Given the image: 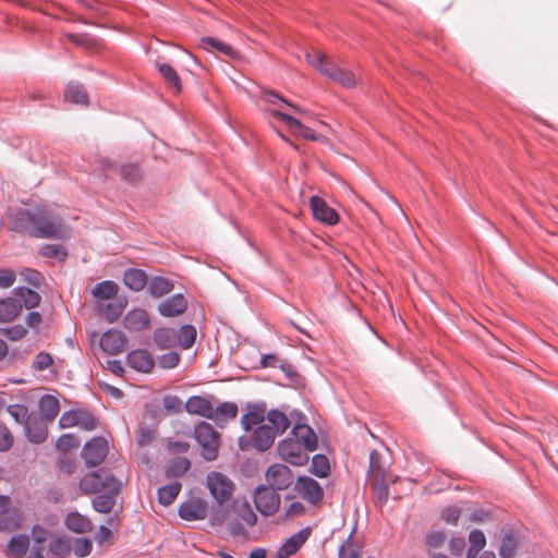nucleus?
Returning <instances> with one entry per match:
<instances>
[{
  "label": "nucleus",
  "instance_id": "9b49d317",
  "mask_svg": "<svg viewBox=\"0 0 558 558\" xmlns=\"http://www.w3.org/2000/svg\"><path fill=\"white\" fill-rule=\"evenodd\" d=\"M294 490L312 505L320 502L324 497V490L319 483L308 476H299L294 484Z\"/></svg>",
  "mask_w": 558,
  "mask_h": 558
},
{
  "label": "nucleus",
  "instance_id": "4d7b16f0",
  "mask_svg": "<svg viewBox=\"0 0 558 558\" xmlns=\"http://www.w3.org/2000/svg\"><path fill=\"white\" fill-rule=\"evenodd\" d=\"M14 442L11 430L3 424H0V451H9Z\"/></svg>",
  "mask_w": 558,
  "mask_h": 558
},
{
  "label": "nucleus",
  "instance_id": "9d476101",
  "mask_svg": "<svg viewBox=\"0 0 558 558\" xmlns=\"http://www.w3.org/2000/svg\"><path fill=\"white\" fill-rule=\"evenodd\" d=\"M22 521V512L17 508L11 507L10 498L0 496V531H15L20 529Z\"/></svg>",
  "mask_w": 558,
  "mask_h": 558
},
{
  "label": "nucleus",
  "instance_id": "ea45409f",
  "mask_svg": "<svg viewBox=\"0 0 558 558\" xmlns=\"http://www.w3.org/2000/svg\"><path fill=\"white\" fill-rule=\"evenodd\" d=\"M311 473L318 477H327L330 473L329 460L324 454H315L312 458Z\"/></svg>",
  "mask_w": 558,
  "mask_h": 558
},
{
  "label": "nucleus",
  "instance_id": "a19ab883",
  "mask_svg": "<svg viewBox=\"0 0 558 558\" xmlns=\"http://www.w3.org/2000/svg\"><path fill=\"white\" fill-rule=\"evenodd\" d=\"M65 100L78 104V105H87L88 102V95L83 88V86L77 84H70L65 92Z\"/></svg>",
  "mask_w": 558,
  "mask_h": 558
},
{
  "label": "nucleus",
  "instance_id": "e433bc0d",
  "mask_svg": "<svg viewBox=\"0 0 558 558\" xmlns=\"http://www.w3.org/2000/svg\"><path fill=\"white\" fill-rule=\"evenodd\" d=\"M173 289V283L163 277H155L150 280L148 290L154 298H161Z\"/></svg>",
  "mask_w": 558,
  "mask_h": 558
},
{
  "label": "nucleus",
  "instance_id": "338daca9",
  "mask_svg": "<svg viewBox=\"0 0 558 558\" xmlns=\"http://www.w3.org/2000/svg\"><path fill=\"white\" fill-rule=\"evenodd\" d=\"M461 514V510L456 506L447 507L442 511V519L449 524H456Z\"/></svg>",
  "mask_w": 558,
  "mask_h": 558
},
{
  "label": "nucleus",
  "instance_id": "f8f14e48",
  "mask_svg": "<svg viewBox=\"0 0 558 558\" xmlns=\"http://www.w3.org/2000/svg\"><path fill=\"white\" fill-rule=\"evenodd\" d=\"M108 454V442L102 437H94L85 444L82 457L88 466L100 464Z\"/></svg>",
  "mask_w": 558,
  "mask_h": 558
},
{
  "label": "nucleus",
  "instance_id": "6ab92c4d",
  "mask_svg": "<svg viewBox=\"0 0 558 558\" xmlns=\"http://www.w3.org/2000/svg\"><path fill=\"white\" fill-rule=\"evenodd\" d=\"M123 325L129 331H142L149 327L150 317L143 308H134L128 312Z\"/></svg>",
  "mask_w": 558,
  "mask_h": 558
},
{
  "label": "nucleus",
  "instance_id": "aec40b11",
  "mask_svg": "<svg viewBox=\"0 0 558 558\" xmlns=\"http://www.w3.org/2000/svg\"><path fill=\"white\" fill-rule=\"evenodd\" d=\"M187 302L182 294H175L158 304V312L165 317H175L185 312Z\"/></svg>",
  "mask_w": 558,
  "mask_h": 558
},
{
  "label": "nucleus",
  "instance_id": "1a4fd4ad",
  "mask_svg": "<svg viewBox=\"0 0 558 558\" xmlns=\"http://www.w3.org/2000/svg\"><path fill=\"white\" fill-rule=\"evenodd\" d=\"M207 488L218 504L228 501L234 489L232 481L222 473L210 472L206 478Z\"/></svg>",
  "mask_w": 558,
  "mask_h": 558
},
{
  "label": "nucleus",
  "instance_id": "0e129e2a",
  "mask_svg": "<svg viewBox=\"0 0 558 558\" xmlns=\"http://www.w3.org/2000/svg\"><path fill=\"white\" fill-rule=\"evenodd\" d=\"M77 426H80L86 430H93L96 428L97 423L92 414H89L86 411H82V415H80Z\"/></svg>",
  "mask_w": 558,
  "mask_h": 558
},
{
  "label": "nucleus",
  "instance_id": "58836bf2",
  "mask_svg": "<svg viewBox=\"0 0 558 558\" xmlns=\"http://www.w3.org/2000/svg\"><path fill=\"white\" fill-rule=\"evenodd\" d=\"M201 45L204 49L214 48V49L218 50L219 52L223 53L225 56H228L231 58L236 56L235 50L230 45H228L219 39L213 38V37L202 38Z\"/></svg>",
  "mask_w": 558,
  "mask_h": 558
},
{
  "label": "nucleus",
  "instance_id": "13d9d810",
  "mask_svg": "<svg viewBox=\"0 0 558 558\" xmlns=\"http://www.w3.org/2000/svg\"><path fill=\"white\" fill-rule=\"evenodd\" d=\"M40 254L46 257H56L59 259H63L66 256L65 251L61 245L58 244H48L41 247Z\"/></svg>",
  "mask_w": 558,
  "mask_h": 558
},
{
  "label": "nucleus",
  "instance_id": "7ed1b4c3",
  "mask_svg": "<svg viewBox=\"0 0 558 558\" xmlns=\"http://www.w3.org/2000/svg\"><path fill=\"white\" fill-rule=\"evenodd\" d=\"M267 485L255 489L254 502L257 510L264 515H272L279 509V464H272L266 472Z\"/></svg>",
  "mask_w": 558,
  "mask_h": 558
},
{
  "label": "nucleus",
  "instance_id": "774afa93",
  "mask_svg": "<svg viewBox=\"0 0 558 558\" xmlns=\"http://www.w3.org/2000/svg\"><path fill=\"white\" fill-rule=\"evenodd\" d=\"M190 468V461L185 458H179L174 460L172 466L170 468V472L177 476L185 473Z\"/></svg>",
  "mask_w": 558,
  "mask_h": 558
},
{
  "label": "nucleus",
  "instance_id": "423d86ee",
  "mask_svg": "<svg viewBox=\"0 0 558 558\" xmlns=\"http://www.w3.org/2000/svg\"><path fill=\"white\" fill-rule=\"evenodd\" d=\"M194 433L202 448L203 458L207 461L216 460L220 447L218 432L209 423L202 422L196 426Z\"/></svg>",
  "mask_w": 558,
  "mask_h": 558
},
{
  "label": "nucleus",
  "instance_id": "4c0bfd02",
  "mask_svg": "<svg viewBox=\"0 0 558 558\" xmlns=\"http://www.w3.org/2000/svg\"><path fill=\"white\" fill-rule=\"evenodd\" d=\"M180 492L181 484L179 482H173L158 489V500L161 505L169 506L175 500Z\"/></svg>",
  "mask_w": 558,
  "mask_h": 558
},
{
  "label": "nucleus",
  "instance_id": "4be33fe9",
  "mask_svg": "<svg viewBox=\"0 0 558 558\" xmlns=\"http://www.w3.org/2000/svg\"><path fill=\"white\" fill-rule=\"evenodd\" d=\"M184 408L191 414H197L207 418L214 417V408L210 401L204 397H191L184 404Z\"/></svg>",
  "mask_w": 558,
  "mask_h": 558
},
{
  "label": "nucleus",
  "instance_id": "09e8293b",
  "mask_svg": "<svg viewBox=\"0 0 558 558\" xmlns=\"http://www.w3.org/2000/svg\"><path fill=\"white\" fill-rule=\"evenodd\" d=\"M517 551V541L515 538L508 534L506 535L499 548V555L501 558H513Z\"/></svg>",
  "mask_w": 558,
  "mask_h": 558
},
{
  "label": "nucleus",
  "instance_id": "ddd939ff",
  "mask_svg": "<svg viewBox=\"0 0 558 558\" xmlns=\"http://www.w3.org/2000/svg\"><path fill=\"white\" fill-rule=\"evenodd\" d=\"M281 122L286 124L287 131L293 136L303 137L310 141L327 142V138L317 135L312 129L305 126L298 118L281 109Z\"/></svg>",
  "mask_w": 558,
  "mask_h": 558
},
{
  "label": "nucleus",
  "instance_id": "dca6fc26",
  "mask_svg": "<svg viewBox=\"0 0 558 558\" xmlns=\"http://www.w3.org/2000/svg\"><path fill=\"white\" fill-rule=\"evenodd\" d=\"M179 514L183 520H203L207 515V502L199 498H193L181 504Z\"/></svg>",
  "mask_w": 558,
  "mask_h": 558
},
{
  "label": "nucleus",
  "instance_id": "b1692460",
  "mask_svg": "<svg viewBox=\"0 0 558 558\" xmlns=\"http://www.w3.org/2000/svg\"><path fill=\"white\" fill-rule=\"evenodd\" d=\"M232 511L250 526L255 525L257 522V515L246 498H235L232 502Z\"/></svg>",
  "mask_w": 558,
  "mask_h": 558
},
{
  "label": "nucleus",
  "instance_id": "5701e85b",
  "mask_svg": "<svg viewBox=\"0 0 558 558\" xmlns=\"http://www.w3.org/2000/svg\"><path fill=\"white\" fill-rule=\"evenodd\" d=\"M23 305L15 296L0 300V322L9 323L14 320L22 312Z\"/></svg>",
  "mask_w": 558,
  "mask_h": 558
},
{
  "label": "nucleus",
  "instance_id": "39448f33",
  "mask_svg": "<svg viewBox=\"0 0 558 558\" xmlns=\"http://www.w3.org/2000/svg\"><path fill=\"white\" fill-rule=\"evenodd\" d=\"M123 482L114 477L110 471L99 469L86 474L80 482V487L88 494L106 492L110 494H119Z\"/></svg>",
  "mask_w": 558,
  "mask_h": 558
},
{
  "label": "nucleus",
  "instance_id": "8fccbe9b",
  "mask_svg": "<svg viewBox=\"0 0 558 558\" xmlns=\"http://www.w3.org/2000/svg\"><path fill=\"white\" fill-rule=\"evenodd\" d=\"M56 447L63 452L80 447L78 439L72 434H64L60 436L56 442Z\"/></svg>",
  "mask_w": 558,
  "mask_h": 558
},
{
  "label": "nucleus",
  "instance_id": "79ce46f5",
  "mask_svg": "<svg viewBox=\"0 0 558 558\" xmlns=\"http://www.w3.org/2000/svg\"><path fill=\"white\" fill-rule=\"evenodd\" d=\"M388 480L389 478L371 481L374 499L379 505H384L388 500Z\"/></svg>",
  "mask_w": 558,
  "mask_h": 558
},
{
  "label": "nucleus",
  "instance_id": "c85d7f7f",
  "mask_svg": "<svg viewBox=\"0 0 558 558\" xmlns=\"http://www.w3.org/2000/svg\"><path fill=\"white\" fill-rule=\"evenodd\" d=\"M124 284L133 291H141L147 283V276L144 270L129 269L123 275Z\"/></svg>",
  "mask_w": 558,
  "mask_h": 558
},
{
  "label": "nucleus",
  "instance_id": "393cba45",
  "mask_svg": "<svg viewBox=\"0 0 558 558\" xmlns=\"http://www.w3.org/2000/svg\"><path fill=\"white\" fill-rule=\"evenodd\" d=\"M125 305V300H118L106 304H99L97 306V311L108 323H113L121 316Z\"/></svg>",
  "mask_w": 558,
  "mask_h": 558
},
{
  "label": "nucleus",
  "instance_id": "e2e57ef3",
  "mask_svg": "<svg viewBox=\"0 0 558 558\" xmlns=\"http://www.w3.org/2000/svg\"><path fill=\"white\" fill-rule=\"evenodd\" d=\"M163 408L168 411L178 413L181 411L182 401L175 396H166L162 400Z\"/></svg>",
  "mask_w": 558,
  "mask_h": 558
},
{
  "label": "nucleus",
  "instance_id": "cd10ccee",
  "mask_svg": "<svg viewBox=\"0 0 558 558\" xmlns=\"http://www.w3.org/2000/svg\"><path fill=\"white\" fill-rule=\"evenodd\" d=\"M154 341L160 349H172L177 347V329L158 328L154 332Z\"/></svg>",
  "mask_w": 558,
  "mask_h": 558
},
{
  "label": "nucleus",
  "instance_id": "0eeeda50",
  "mask_svg": "<svg viewBox=\"0 0 558 558\" xmlns=\"http://www.w3.org/2000/svg\"><path fill=\"white\" fill-rule=\"evenodd\" d=\"M278 421L279 411L271 410L267 413V423L256 427L251 436V442L254 448L259 451L270 448L276 438Z\"/></svg>",
  "mask_w": 558,
  "mask_h": 558
},
{
  "label": "nucleus",
  "instance_id": "69168bd1",
  "mask_svg": "<svg viewBox=\"0 0 558 558\" xmlns=\"http://www.w3.org/2000/svg\"><path fill=\"white\" fill-rule=\"evenodd\" d=\"M154 438H155L154 430H151V429H149L147 427H142L138 430L137 444L141 447L148 446V445H150L153 442Z\"/></svg>",
  "mask_w": 558,
  "mask_h": 558
},
{
  "label": "nucleus",
  "instance_id": "bb28decb",
  "mask_svg": "<svg viewBox=\"0 0 558 558\" xmlns=\"http://www.w3.org/2000/svg\"><path fill=\"white\" fill-rule=\"evenodd\" d=\"M26 434L32 442L41 444L47 438L48 429L41 420H27Z\"/></svg>",
  "mask_w": 558,
  "mask_h": 558
},
{
  "label": "nucleus",
  "instance_id": "4468645a",
  "mask_svg": "<svg viewBox=\"0 0 558 558\" xmlns=\"http://www.w3.org/2000/svg\"><path fill=\"white\" fill-rule=\"evenodd\" d=\"M310 207L314 218L323 223L332 226L339 220L337 211L329 207L327 203L318 196H312L310 198Z\"/></svg>",
  "mask_w": 558,
  "mask_h": 558
},
{
  "label": "nucleus",
  "instance_id": "c9c22d12",
  "mask_svg": "<svg viewBox=\"0 0 558 558\" xmlns=\"http://www.w3.org/2000/svg\"><path fill=\"white\" fill-rule=\"evenodd\" d=\"M13 294L21 301L22 305H24L26 308H34L40 302V295L29 288H16L14 289Z\"/></svg>",
  "mask_w": 558,
  "mask_h": 558
},
{
  "label": "nucleus",
  "instance_id": "f3484780",
  "mask_svg": "<svg viewBox=\"0 0 558 558\" xmlns=\"http://www.w3.org/2000/svg\"><path fill=\"white\" fill-rule=\"evenodd\" d=\"M100 347L110 355L119 354L124 350L125 338L119 330H108L100 338Z\"/></svg>",
  "mask_w": 558,
  "mask_h": 558
},
{
  "label": "nucleus",
  "instance_id": "c03bdc74",
  "mask_svg": "<svg viewBox=\"0 0 558 558\" xmlns=\"http://www.w3.org/2000/svg\"><path fill=\"white\" fill-rule=\"evenodd\" d=\"M116 495L117 494L107 493L105 495L97 496L93 500L94 509L101 513H109L116 504V499H114Z\"/></svg>",
  "mask_w": 558,
  "mask_h": 558
},
{
  "label": "nucleus",
  "instance_id": "7c9ffc66",
  "mask_svg": "<svg viewBox=\"0 0 558 558\" xmlns=\"http://www.w3.org/2000/svg\"><path fill=\"white\" fill-rule=\"evenodd\" d=\"M368 474L371 481L388 478L387 470L381 462V454L376 450L369 454Z\"/></svg>",
  "mask_w": 558,
  "mask_h": 558
},
{
  "label": "nucleus",
  "instance_id": "72a5a7b5",
  "mask_svg": "<svg viewBox=\"0 0 558 558\" xmlns=\"http://www.w3.org/2000/svg\"><path fill=\"white\" fill-rule=\"evenodd\" d=\"M196 339V329L192 325H184L177 329V347L182 350L190 349Z\"/></svg>",
  "mask_w": 558,
  "mask_h": 558
},
{
  "label": "nucleus",
  "instance_id": "473e14b6",
  "mask_svg": "<svg viewBox=\"0 0 558 558\" xmlns=\"http://www.w3.org/2000/svg\"><path fill=\"white\" fill-rule=\"evenodd\" d=\"M118 291L119 286L114 281L105 280L94 287L92 294L99 300H110L117 295Z\"/></svg>",
  "mask_w": 558,
  "mask_h": 558
},
{
  "label": "nucleus",
  "instance_id": "bf43d9fd",
  "mask_svg": "<svg viewBox=\"0 0 558 558\" xmlns=\"http://www.w3.org/2000/svg\"><path fill=\"white\" fill-rule=\"evenodd\" d=\"M470 547L482 550L486 545V538L482 531L473 530L469 535Z\"/></svg>",
  "mask_w": 558,
  "mask_h": 558
},
{
  "label": "nucleus",
  "instance_id": "6e6552de",
  "mask_svg": "<svg viewBox=\"0 0 558 558\" xmlns=\"http://www.w3.org/2000/svg\"><path fill=\"white\" fill-rule=\"evenodd\" d=\"M253 97L265 119L274 130H277V122L279 121V95L275 90L259 87L258 93L254 94Z\"/></svg>",
  "mask_w": 558,
  "mask_h": 558
},
{
  "label": "nucleus",
  "instance_id": "f704fd0d",
  "mask_svg": "<svg viewBox=\"0 0 558 558\" xmlns=\"http://www.w3.org/2000/svg\"><path fill=\"white\" fill-rule=\"evenodd\" d=\"M157 68L160 75L167 82L168 86L171 87L175 93H180L182 86L177 71L168 63H157Z\"/></svg>",
  "mask_w": 558,
  "mask_h": 558
},
{
  "label": "nucleus",
  "instance_id": "412c9836",
  "mask_svg": "<svg viewBox=\"0 0 558 558\" xmlns=\"http://www.w3.org/2000/svg\"><path fill=\"white\" fill-rule=\"evenodd\" d=\"M128 364L135 371L149 373L154 365V359L146 350H134L128 354Z\"/></svg>",
  "mask_w": 558,
  "mask_h": 558
},
{
  "label": "nucleus",
  "instance_id": "f257e3e1",
  "mask_svg": "<svg viewBox=\"0 0 558 558\" xmlns=\"http://www.w3.org/2000/svg\"><path fill=\"white\" fill-rule=\"evenodd\" d=\"M288 410V407L281 409V434L291 427L292 437L281 441V459L295 466L305 465L308 452L317 448V436L301 411Z\"/></svg>",
  "mask_w": 558,
  "mask_h": 558
},
{
  "label": "nucleus",
  "instance_id": "680f3d73",
  "mask_svg": "<svg viewBox=\"0 0 558 558\" xmlns=\"http://www.w3.org/2000/svg\"><path fill=\"white\" fill-rule=\"evenodd\" d=\"M8 412L19 423H23L27 417V409L24 405H10Z\"/></svg>",
  "mask_w": 558,
  "mask_h": 558
},
{
  "label": "nucleus",
  "instance_id": "6e6d98bb",
  "mask_svg": "<svg viewBox=\"0 0 558 558\" xmlns=\"http://www.w3.org/2000/svg\"><path fill=\"white\" fill-rule=\"evenodd\" d=\"M52 364V356L47 352H40L34 357L32 366L34 369L40 372L49 368Z\"/></svg>",
  "mask_w": 558,
  "mask_h": 558
},
{
  "label": "nucleus",
  "instance_id": "603ef678",
  "mask_svg": "<svg viewBox=\"0 0 558 558\" xmlns=\"http://www.w3.org/2000/svg\"><path fill=\"white\" fill-rule=\"evenodd\" d=\"M238 414V407L232 402H223L214 410V417L218 420L219 416H226L229 418H234Z\"/></svg>",
  "mask_w": 558,
  "mask_h": 558
},
{
  "label": "nucleus",
  "instance_id": "2f4dec72",
  "mask_svg": "<svg viewBox=\"0 0 558 558\" xmlns=\"http://www.w3.org/2000/svg\"><path fill=\"white\" fill-rule=\"evenodd\" d=\"M65 524L71 531L76 533H85L92 529L90 521L78 512L69 513L65 518Z\"/></svg>",
  "mask_w": 558,
  "mask_h": 558
},
{
  "label": "nucleus",
  "instance_id": "f03ea898",
  "mask_svg": "<svg viewBox=\"0 0 558 558\" xmlns=\"http://www.w3.org/2000/svg\"><path fill=\"white\" fill-rule=\"evenodd\" d=\"M19 216L22 226L35 236L64 239L69 235V229L61 218L45 208L24 209L19 213Z\"/></svg>",
  "mask_w": 558,
  "mask_h": 558
},
{
  "label": "nucleus",
  "instance_id": "de8ad7c7",
  "mask_svg": "<svg viewBox=\"0 0 558 558\" xmlns=\"http://www.w3.org/2000/svg\"><path fill=\"white\" fill-rule=\"evenodd\" d=\"M49 549L57 558H64L70 554V541L66 542L60 537L53 538L49 544Z\"/></svg>",
  "mask_w": 558,
  "mask_h": 558
},
{
  "label": "nucleus",
  "instance_id": "20e7f679",
  "mask_svg": "<svg viewBox=\"0 0 558 558\" xmlns=\"http://www.w3.org/2000/svg\"><path fill=\"white\" fill-rule=\"evenodd\" d=\"M306 60L308 64H311L322 75L336 84L347 88L354 87L357 84L359 80L353 72L338 66L320 51L313 50L312 52H308L306 54Z\"/></svg>",
  "mask_w": 558,
  "mask_h": 558
},
{
  "label": "nucleus",
  "instance_id": "a18cd8bd",
  "mask_svg": "<svg viewBox=\"0 0 558 558\" xmlns=\"http://www.w3.org/2000/svg\"><path fill=\"white\" fill-rule=\"evenodd\" d=\"M281 371L283 372L284 378L287 379L286 385L296 389L304 385L302 376L299 374L294 366L287 363H281Z\"/></svg>",
  "mask_w": 558,
  "mask_h": 558
},
{
  "label": "nucleus",
  "instance_id": "c756f323",
  "mask_svg": "<svg viewBox=\"0 0 558 558\" xmlns=\"http://www.w3.org/2000/svg\"><path fill=\"white\" fill-rule=\"evenodd\" d=\"M39 410L43 417L52 421L60 410L59 400L50 395H46L39 400Z\"/></svg>",
  "mask_w": 558,
  "mask_h": 558
},
{
  "label": "nucleus",
  "instance_id": "052dcab7",
  "mask_svg": "<svg viewBox=\"0 0 558 558\" xmlns=\"http://www.w3.org/2000/svg\"><path fill=\"white\" fill-rule=\"evenodd\" d=\"M180 362V355L175 352H169L159 359V365L162 368H173L175 367Z\"/></svg>",
  "mask_w": 558,
  "mask_h": 558
},
{
  "label": "nucleus",
  "instance_id": "a211bd4d",
  "mask_svg": "<svg viewBox=\"0 0 558 558\" xmlns=\"http://www.w3.org/2000/svg\"><path fill=\"white\" fill-rule=\"evenodd\" d=\"M312 534V529L306 526L293 534L281 544V558H288L299 551Z\"/></svg>",
  "mask_w": 558,
  "mask_h": 558
},
{
  "label": "nucleus",
  "instance_id": "37998d69",
  "mask_svg": "<svg viewBox=\"0 0 558 558\" xmlns=\"http://www.w3.org/2000/svg\"><path fill=\"white\" fill-rule=\"evenodd\" d=\"M93 544L89 539L83 537H76L70 541V553H73L76 557H86L90 554Z\"/></svg>",
  "mask_w": 558,
  "mask_h": 558
},
{
  "label": "nucleus",
  "instance_id": "2eb2a0df",
  "mask_svg": "<svg viewBox=\"0 0 558 558\" xmlns=\"http://www.w3.org/2000/svg\"><path fill=\"white\" fill-rule=\"evenodd\" d=\"M245 411V414L241 418L242 427L245 430H252L255 426L267 423V409L265 403L247 404Z\"/></svg>",
  "mask_w": 558,
  "mask_h": 558
},
{
  "label": "nucleus",
  "instance_id": "5fc2aeb1",
  "mask_svg": "<svg viewBox=\"0 0 558 558\" xmlns=\"http://www.w3.org/2000/svg\"><path fill=\"white\" fill-rule=\"evenodd\" d=\"M446 534L441 531H433L426 535L425 544L430 549L440 548L446 542Z\"/></svg>",
  "mask_w": 558,
  "mask_h": 558
},
{
  "label": "nucleus",
  "instance_id": "3c124183",
  "mask_svg": "<svg viewBox=\"0 0 558 558\" xmlns=\"http://www.w3.org/2000/svg\"><path fill=\"white\" fill-rule=\"evenodd\" d=\"M82 415V410H70L64 412L60 420L59 424L62 428H70L78 425V418Z\"/></svg>",
  "mask_w": 558,
  "mask_h": 558
},
{
  "label": "nucleus",
  "instance_id": "864d4df0",
  "mask_svg": "<svg viewBox=\"0 0 558 558\" xmlns=\"http://www.w3.org/2000/svg\"><path fill=\"white\" fill-rule=\"evenodd\" d=\"M339 558H360V547L348 538L339 548Z\"/></svg>",
  "mask_w": 558,
  "mask_h": 558
},
{
  "label": "nucleus",
  "instance_id": "49530a36",
  "mask_svg": "<svg viewBox=\"0 0 558 558\" xmlns=\"http://www.w3.org/2000/svg\"><path fill=\"white\" fill-rule=\"evenodd\" d=\"M120 175L129 183H136L142 179V171L137 165L126 163L121 166Z\"/></svg>",
  "mask_w": 558,
  "mask_h": 558
},
{
  "label": "nucleus",
  "instance_id": "a878e982",
  "mask_svg": "<svg viewBox=\"0 0 558 558\" xmlns=\"http://www.w3.org/2000/svg\"><path fill=\"white\" fill-rule=\"evenodd\" d=\"M29 547V537L24 534L13 536L7 548V554L11 558H23Z\"/></svg>",
  "mask_w": 558,
  "mask_h": 558
}]
</instances>
